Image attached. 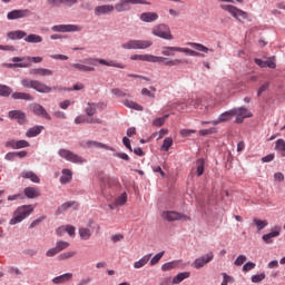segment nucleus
<instances>
[{
	"instance_id": "9d476101",
	"label": "nucleus",
	"mask_w": 285,
	"mask_h": 285,
	"mask_svg": "<svg viewBox=\"0 0 285 285\" xmlns=\"http://www.w3.org/2000/svg\"><path fill=\"white\" fill-rule=\"evenodd\" d=\"M32 14L30 9H14L7 13L8 21H14L17 19H28Z\"/></svg>"
},
{
	"instance_id": "7c9ffc66",
	"label": "nucleus",
	"mask_w": 285,
	"mask_h": 285,
	"mask_svg": "<svg viewBox=\"0 0 285 285\" xmlns=\"http://www.w3.org/2000/svg\"><path fill=\"white\" fill-rule=\"evenodd\" d=\"M61 173L62 175L60 177V184H70V181H72V170L65 168Z\"/></svg>"
},
{
	"instance_id": "c756f323",
	"label": "nucleus",
	"mask_w": 285,
	"mask_h": 285,
	"mask_svg": "<svg viewBox=\"0 0 285 285\" xmlns=\"http://www.w3.org/2000/svg\"><path fill=\"white\" fill-rule=\"evenodd\" d=\"M99 106H104V104L88 102L85 109L86 115L88 117H92L97 115V108H99Z\"/></svg>"
},
{
	"instance_id": "6e6d98bb",
	"label": "nucleus",
	"mask_w": 285,
	"mask_h": 285,
	"mask_svg": "<svg viewBox=\"0 0 285 285\" xmlns=\"http://www.w3.org/2000/svg\"><path fill=\"white\" fill-rule=\"evenodd\" d=\"M77 255V252H65L58 256V259L60 262H63L66 259H70L71 257H75Z\"/></svg>"
},
{
	"instance_id": "cd10ccee",
	"label": "nucleus",
	"mask_w": 285,
	"mask_h": 285,
	"mask_svg": "<svg viewBox=\"0 0 285 285\" xmlns=\"http://www.w3.org/2000/svg\"><path fill=\"white\" fill-rule=\"evenodd\" d=\"M24 60L26 58L13 57L12 58L13 63H10L9 68H30V62H20Z\"/></svg>"
},
{
	"instance_id": "79ce46f5",
	"label": "nucleus",
	"mask_w": 285,
	"mask_h": 285,
	"mask_svg": "<svg viewBox=\"0 0 285 285\" xmlns=\"http://www.w3.org/2000/svg\"><path fill=\"white\" fill-rule=\"evenodd\" d=\"M166 61H169V59L161 56L149 55V63H164V66H166Z\"/></svg>"
},
{
	"instance_id": "f257e3e1",
	"label": "nucleus",
	"mask_w": 285,
	"mask_h": 285,
	"mask_svg": "<svg viewBox=\"0 0 285 285\" xmlns=\"http://www.w3.org/2000/svg\"><path fill=\"white\" fill-rule=\"evenodd\" d=\"M168 108H175V110H178V112H184L186 110H193L194 108H199L203 112H206L208 110V105L206 101L202 100V98L191 99L188 102L184 100H178L176 102H169Z\"/></svg>"
},
{
	"instance_id": "09e8293b",
	"label": "nucleus",
	"mask_w": 285,
	"mask_h": 285,
	"mask_svg": "<svg viewBox=\"0 0 285 285\" xmlns=\"http://www.w3.org/2000/svg\"><path fill=\"white\" fill-rule=\"evenodd\" d=\"M12 95V88L7 85H0V97H10Z\"/></svg>"
},
{
	"instance_id": "4d7b16f0",
	"label": "nucleus",
	"mask_w": 285,
	"mask_h": 285,
	"mask_svg": "<svg viewBox=\"0 0 285 285\" xmlns=\"http://www.w3.org/2000/svg\"><path fill=\"white\" fill-rule=\"evenodd\" d=\"M264 279H266L265 273L255 274L252 276L253 284H259V282H264Z\"/></svg>"
},
{
	"instance_id": "de8ad7c7",
	"label": "nucleus",
	"mask_w": 285,
	"mask_h": 285,
	"mask_svg": "<svg viewBox=\"0 0 285 285\" xmlns=\"http://www.w3.org/2000/svg\"><path fill=\"white\" fill-rule=\"evenodd\" d=\"M173 52H177V47H163L161 49V55H164V57H174L175 53Z\"/></svg>"
},
{
	"instance_id": "bf43d9fd",
	"label": "nucleus",
	"mask_w": 285,
	"mask_h": 285,
	"mask_svg": "<svg viewBox=\"0 0 285 285\" xmlns=\"http://www.w3.org/2000/svg\"><path fill=\"white\" fill-rule=\"evenodd\" d=\"M166 252H160L158 254H156L151 259H150V266H155V264H159V262L161 261V257H164V254Z\"/></svg>"
},
{
	"instance_id": "a878e982",
	"label": "nucleus",
	"mask_w": 285,
	"mask_h": 285,
	"mask_svg": "<svg viewBox=\"0 0 285 285\" xmlns=\"http://www.w3.org/2000/svg\"><path fill=\"white\" fill-rule=\"evenodd\" d=\"M72 273H65L52 278V284H66L72 279Z\"/></svg>"
},
{
	"instance_id": "f8f14e48",
	"label": "nucleus",
	"mask_w": 285,
	"mask_h": 285,
	"mask_svg": "<svg viewBox=\"0 0 285 285\" xmlns=\"http://www.w3.org/2000/svg\"><path fill=\"white\" fill-rule=\"evenodd\" d=\"M213 259H215V254H213V252H209V253L196 258L193 263V266H194V268L199 271V268H204V266H206V264H210V262Z\"/></svg>"
},
{
	"instance_id": "5701e85b",
	"label": "nucleus",
	"mask_w": 285,
	"mask_h": 285,
	"mask_svg": "<svg viewBox=\"0 0 285 285\" xmlns=\"http://www.w3.org/2000/svg\"><path fill=\"white\" fill-rule=\"evenodd\" d=\"M139 19L144 21V23H153L159 19V14H157V12H142Z\"/></svg>"
},
{
	"instance_id": "393cba45",
	"label": "nucleus",
	"mask_w": 285,
	"mask_h": 285,
	"mask_svg": "<svg viewBox=\"0 0 285 285\" xmlns=\"http://www.w3.org/2000/svg\"><path fill=\"white\" fill-rule=\"evenodd\" d=\"M7 37L11 41H17V40H20V39H26V37H28V33L23 30H16V31H9L7 33Z\"/></svg>"
},
{
	"instance_id": "052dcab7",
	"label": "nucleus",
	"mask_w": 285,
	"mask_h": 285,
	"mask_svg": "<svg viewBox=\"0 0 285 285\" xmlns=\"http://www.w3.org/2000/svg\"><path fill=\"white\" fill-rule=\"evenodd\" d=\"M21 148H30V142L28 140H16V150H20Z\"/></svg>"
},
{
	"instance_id": "4be33fe9",
	"label": "nucleus",
	"mask_w": 285,
	"mask_h": 285,
	"mask_svg": "<svg viewBox=\"0 0 285 285\" xmlns=\"http://www.w3.org/2000/svg\"><path fill=\"white\" fill-rule=\"evenodd\" d=\"M85 146L86 148H104L105 150H110L111 153H115V148L95 140H87L85 142Z\"/></svg>"
},
{
	"instance_id": "4468645a",
	"label": "nucleus",
	"mask_w": 285,
	"mask_h": 285,
	"mask_svg": "<svg viewBox=\"0 0 285 285\" xmlns=\"http://www.w3.org/2000/svg\"><path fill=\"white\" fill-rule=\"evenodd\" d=\"M70 208H72V210H78L79 208V203L75 202V200H69L63 203L62 205H60L57 209L55 215L59 216V215H63V213L70 210Z\"/></svg>"
},
{
	"instance_id": "a18cd8bd",
	"label": "nucleus",
	"mask_w": 285,
	"mask_h": 285,
	"mask_svg": "<svg viewBox=\"0 0 285 285\" xmlns=\"http://www.w3.org/2000/svg\"><path fill=\"white\" fill-rule=\"evenodd\" d=\"M196 166H197V175H198V177H202V175H204V170H205V166H206V160H204V158H199L196 161Z\"/></svg>"
},
{
	"instance_id": "412c9836",
	"label": "nucleus",
	"mask_w": 285,
	"mask_h": 285,
	"mask_svg": "<svg viewBox=\"0 0 285 285\" xmlns=\"http://www.w3.org/2000/svg\"><path fill=\"white\" fill-rule=\"evenodd\" d=\"M179 266H181V259H175L163 264L161 271L163 273H168V271H175L179 268Z\"/></svg>"
},
{
	"instance_id": "ea45409f",
	"label": "nucleus",
	"mask_w": 285,
	"mask_h": 285,
	"mask_svg": "<svg viewBox=\"0 0 285 285\" xmlns=\"http://www.w3.org/2000/svg\"><path fill=\"white\" fill-rule=\"evenodd\" d=\"M188 63L186 59H169L165 62V66L174 67V66H185Z\"/></svg>"
},
{
	"instance_id": "7ed1b4c3",
	"label": "nucleus",
	"mask_w": 285,
	"mask_h": 285,
	"mask_svg": "<svg viewBox=\"0 0 285 285\" xmlns=\"http://www.w3.org/2000/svg\"><path fill=\"white\" fill-rule=\"evenodd\" d=\"M153 46V40L130 39L121 45L124 50H148Z\"/></svg>"
},
{
	"instance_id": "603ef678",
	"label": "nucleus",
	"mask_w": 285,
	"mask_h": 285,
	"mask_svg": "<svg viewBox=\"0 0 285 285\" xmlns=\"http://www.w3.org/2000/svg\"><path fill=\"white\" fill-rule=\"evenodd\" d=\"M257 230H264V228H266V226H268V220H262L258 218H254L253 219Z\"/></svg>"
},
{
	"instance_id": "72a5a7b5",
	"label": "nucleus",
	"mask_w": 285,
	"mask_h": 285,
	"mask_svg": "<svg viewBox=\"0 0 285 285\" xmlns=\"http://www.w3.org/2000/svg\"><path fill=\"white\" fill-rule=\"evenodd\" d=\"M23 193L28 199H36V197H39V195H41L39 193V189H37L36 187H27L24 188Z\"/></svg>"
},
{
	"instance_id": "6ab92c4d",
	"label": "nucleus",
	"mask_w": 285,
	"mask_h": 285,
	"mask_svg": "<svg viewBox=\"0 0 285 285\" xmlns=\"http://www.w3.org/2000/svg\"><path fill=\"white\" fill-rule=\"evenodd\" d=\"M9 119H16L20 126H23L26 124V112L21 110H11L8 112Z\"/></svg>"
},
{
	"instance_id": "f03ea898",
	"label": "nucleus",
	"mask_w": 285,
	"mask_h": 285,
	"mask_svg": "<svg viewBox=\"0 0 285 285\" xmlns=\"http://www.w3.org/2000/svg\"><path fill=\"white\" fill-rule=\"evenodd\" d=\"M35 210V206L32 205H22L20 207H18L14 213L12 218L10 219L9 224L11 226H14L16 224H21V222H23V219H26L27 217H30V215H32Z\"/></svg>"
},
{
	"instance_id": "338daca9",
	"label": "nucleus",
	"mask_w": 285,
	"mask_h": 285,
	"mask_svg": "<svg viewBox=\"0 0 285 285\" xmlns=\"http://www.w3.org/2000/svg\"><path fill=\"white\" fill-rule=\"evenodd\" d=\"M181 137H190V135H195V129H181L180 131Z\"/></svg>"
},
{
	"instance_id": "39448f33",
	"label": "nucleus",
	"mask_w": 285,
	"mask_h": 285,
	"mask_svg": "<svg viewBox=\"0 0 285 285\" xmlns=\"http://www.w3.org/2000/svg\"><path fill=\"white\" fill-rule=\"evenodd\" d=\"M220 8L230 13V16L236 19V21H244L248 19V12L233 6V4H220Z\"/></svg>"
},
{
	"instance_id": "0e129e2a",
	"label": "nucleus",
	"mask_w": 285,
	"mask_h": 285,
	"mask_svg": "<svg viewBox=\"0 0 285 285\" xmlns=\"http://www.w3.org/2000/svg\"><path fill=\"white\" fill-rule=\"evenodd\" d=\"M246 255H239L236 259H235V262H234V264H235V266H242V265H244V263L246 262Z\"/></svg>"
},
{
	"instance_id": "c85d7f7f",
	"label": "nucleus",
	"mask_w": 285,
	"mask_h": 285,
	"mask_svg": "<svg viewBox=\"0 0 285 285\" xmlns=\"http://www.w3.org/2000/svg\"><path fill=\"white\" fill-rule=\"evenodd\" d=\"M71 68L78 70V72H95V67L86 66L81 62L71 63Z\"/></svg>"
},
{
	"instance_id": "e2e57ef3",
	"label": "nucleus",
	"mask_w": 285,
	"mask_h": 285,
	"mask_svg": "<svg viewBox=\"0 0 285 285\" xmlns=\"http://www.w3.org/2000/svg\"><path fill=\"white\" fill-rule=\"evenodd\" d=\"M6 148H11L12 150H17V140L16 139H9L4 142Z\"/></svg>"
},
{
	"instance_id": "a19ab883",
	"label": "nucleus",
	"mask_w": 285,
	"mask_h": 285,
	"mask_svg": "<svg viewBox=\"0 0 285 285\" xmlns=\"http://www.w3.org/2000/svg\"><path fill=\"white\" fill-rule=\"evenodd\" d=\"M122 104L124 106H126V108H130L131 110H138V111L144 110V107H141L139 104L132 100H124Z\"/></svg>"
},
{
	"instance_id": "8fccbe9b",
	"label": "nucleus",
	"mask_w": 285,
	"mask_h": 285,
	"mask_svg": "<svg viewBox=\"0 0 285 285\" xmlns=\"http://www.w3.org/2000/svg\"><path fill=\"white\" fill-rule=\"evenodd\" d=\"M170 146H173V138L166 137L163 141V146L160 147V150H163L164 153H168V150H170Z\"/></svg>"
},
{
	"instance_id": "ddd939ff",
	"label": "nucleus",
	"mask_w": 285,
	"mask_h": 285,
	"mask_svg": "<svg viewBox=\"0 0 285 285\" xmlns=\"http://www.w3.org/2000/svg\"><path fill=\"white\" fill-rule=\"evenodd\" d=\"M30 110L36 115L37 117H43V119H47L50 121L52 119V116L46 110V108L37 102H33L29 106Z\"/></svg>"
},
{
	"instance_id": "b1692460",
	"label": "nucleus",
	"mask_w": 285,
	"mask_h": 285,
	"mask_svg": "<svg viewBox=\"0 0 285 285\" xmlns=\"http://www.w3.org/2000/svg\"><path fill=\"white\" fill-rule=\"evenodd\" d=\"M30 75H37L38 77H52L55 71L47 68H35L30 70Z\"/></svg>"
},
{
	"instance_id": "1a4fd4ad",
	"label": "nucleus",
	"mask_w": 285,
	"mask_h": 285,
	"mask_svg": "<svg viewBox=\"0 0 285 285\" xmlns=\"http://www.w3.org/2000/svg\"><path fill=\"white\" fill-rule=\"evenodd\" d=\"M234 117H236L235 122L236 124H244L245 119H248L253 117V112L248 110V108L245 107H236L233 108Z\"/></svg>"
},
{
	"instance_id": "c9c22d12",
	"label": "nucleus",
	"mask_w": 285,
	"mask_h": 285,
	"mask_svg": "<svg viewBox=\"0 0 285 285\" xmlns=\"http://www.w3.org/2000/svg\"><path fill=\"white\" fill-rule=\"evenodd\" d=\"M43 130V126H35L27 130L26 137L32 138L38 137V135H41V131Z\"/></svg>"
},
{
	"instance_id": "a211bd4d",
	"label": "nucleus",
	"mask_w": 285,
	"mask_h": 285,
	"mask_svg": "<svg viewBox=\"0 0 285 285\" xmlns=\"http://www.w3.org/2000/svg\"><path fill=\"white\" fill-rule=\"evenodd\" d=\"M32 89L36 90V92H40L42 95H48V94L52 92V87H50L39 80L33 81Z\"/></svg>"
},
{
	"instance_id": "aec40b11",
	"label": "nucleus",
	"mask_w": 285,
	"mask_h": 285,
	"mask_svg": "<svg viewBox=\"0 0 285 285\" xmlns=\"http://www.w3.org/2000/svg\"><path fill=\"white\" fill-rule=\"evenodd\" d=\"M281 233L282 227L275 226L271 233L263 235V242H265V244H271V242H273V237H279Z\"/></svg>"
},
{
	"instance_id": "dca6fc26",
	"label": "nucleus",
	"mask_w": 285,
	"mask_h": 285,
	"mask_svg": "<svg viewBox=\"0 0 285 285\" xmlns=\"http://www.w3.org/2000/svg\"><path fill=\"white\" fill-rule=\"evenodd\" d=\"M116 12H130L132 10V2L130 0H120L114 6Z\"/></svg>"
},
{
	"instance_id": "2f4dec72",
	"label": "nucleus",
	"mask_w": 285,
	"mask_h": 285,
	"mask_svg": "<svg viewBox=\"0 0 285 285\" xmlns=\"http://www.w3.org/2000/svg\"><path fill=\"white\" fill-rule=\"evenodd\" d=\"M188 277H190V272L178 273L176 276L171 278V284H181V282H184V279H188Z\"/></svg>"
},
{
	"instance_id": "49530a36",
	"label": "nucleus",
	"mask_w": 285,
	"mask_h": 285,
	"mask_svg": "<svg viewBox=\"0 0 285 285\" xmlns=\"http://www.w3.org/2000/svg\"><path fill=\"white\" fill-rule=\"evenodd\" d=\"M131 61H147L149 63L150 53L145 55H132L130 56Z\"/></svg>"
},
{
	"instance_id": "37998d69",
	"label": "nucleus",
	"mask_w": 285,
	"mask_h": 285,
	"mask_svg": "<svg viewBox=\"0 0 285 285\" xmlns=\"http://www.w3.org/2000/svg\"><path fill=\"white\" fill-rule=\"evenodd\" d=\"M61 230H65L66 233H68V235H69L70 237H75V232H76L75 226H72V225H67V226H65V227H59V228L57 229V232H56L57 235H60Z\"/></svg>"
},
{
	"instance_id": "774afa93",
	"label": "nucleus",
	"mask_w": 285,
	"mask_h": 285,
	"mask_svg": "<svg viewBox=\"0 0 285 285\" xmlns=\"http://www.w3.org/2000/svg\"><path fill=\"white\" fill-rule=\"evenodd\" d=\"M159 285H175V284H173V277L166 276L160 279Z\"/></svg>"
},
{
	"instance_id": "423d86ee",
	"label": "nucleus",
	"mask_w": 285,
	"mask_h": 285,
	"mask_svg": "<svg viewBox=\"0 0 285 285\" xmlns=\"http://www.w3.org/2000/svg\"><path fill=\"white\" fill-rule=\"evenodd\" d=\"M151 35H154V37H159V39H165L166 41H173L174 39L173 33L170 32V27L165 23L155 26L151 29Z\"/></svg>"
},
{
	"instance_id": "473e14b6",
	"label": "nucleus",
	"mask_w": 285,
	"mask_h": 285,
	"mask_svg": "<svg viewBox=\"0 0 285 285\" xmlns=\"http://www.w3.org/2000/svg\"><path fill=\"white\" fill-rule=\"evenodd\" d=\"M11 99H14V100L22 99L23 101H35V97L26 92H13L11 95Z\"/></svg>"
},
{
	"instance_id": "f3484780",
	"label": "nucleus",
	"mask_w": 285,
	"mask_h": 285,
	"mask_svg": "<svg viewBox=\"0 0 285 285\" xmlns=\"http://www.w3.org/2000/svg\"><path fill=\"white\" fill-rule=\"evenodd\" d=\"M235 117L233 109L225 111L218 116L216 120H212L210 124L213 126H217L218 124H224V121H230Z\"/></svg>"
},
{
	"instance_id": "58836bf2",
	"label": "nucleus",
	"mask_w": 285,
	"mask_h": 285,
	"mask_svg": "<svg viewBox=\"0 0 285 285\" xmlns=\"http://www.w3.org/2000/svg\"><path fill=\"white\" fill-rule=\"evenodd\" d=\"M189 46L195 48V50H198V52H205V53L215 52L214 49H209V48H207L206 46H204L202 43L191 42V43H189Z\"/></svg>"
},
{
	"instance_id": "2eb2a0df",
	"label": "nucleus",
	"mask_w": 285,
	"mask_h": 285,
	"mask_svg": "<svg viewBox=\"0 0 285 285\" xmlns=\"http://www.w3.org/2000/svg\"><path fill=\"white\" fill-rule=\"evenodd\" d=\"M111 12H115V6L112 4L97 6L94 9L95 17H104L106 14H111Z\"/></svg>"
},
{
	"instance_id": "9b49d317",
	"label": "nucleus",
	"mask_w": 285,
	"mask_h": 285,
	"mask_svg": "<svg viewBox=\"0 0 285 285\" xmlns=\"http://www.w3.org/2000/svg\"><path fill=\"white\" fill-rule=\"evenodd\" d=\"M83 27L78 24H55L51 27L52 32H81Z\"/></svg>"
},
{
	"instance_id": "3c124183",
	"label": "nucleus",
	"mask_w": 285,
	"mask_h": 285,
	"mask_svg": "<svg viewBox=\"0 0 285 285\" xmlns=\"http://www.w3.org/2000/svg\"><path fill=\"white\" fill-rule=\"evenodd\" d=\"M168 117H170V115L167 114V115H165L163 117L154 119L153 126H156V128H161V126L164 124H166V120L168 119Z\"/></svg>"
},
{
	"instance_id": "69168bd1",
	"label": "nucleus",
	"mask_w": 285,
	"mask_h": 285,
	"mask_svg": "<svg viewBox=\"0 0 285 285\" xmlns=\"http://www.w3.org/2000/svg\"><path fill=\"white\" fill-rule=\"evenodd\" d=\"M33 85H35V80H29V79L21 80V86H23V88H33Z\"/></svg>"
},
{
	"instance_id": "f704fd0d",
	"label": "nucleus",
	"mask_w": 285,
	"mask_h": 285,
	"mask_svg": "<svg viewBox=\"0 0 285 285\" xmlns=\"http://www.w3.org/2000/svg\"><path fill=\"white\" fill-rule=\"evenodd\" d=\"M78 233H79V237L83 242H88V239H90V237H92V230H90V228H88V227H80L78 229Z\"/></svg>"
},
{
	"instance_id": "864d4df0",
	"label": "nucleus",
	"mask_w": 285,
	"mask_h": 285,
	"mask_svg": "<svg viewBox=\"0 0 285 285\" xmlns=\"http://www.w3.org/2000/svg\"><path fill=\"white\" fill-rule=\"evenodd\" d=\"M56 248H57L58 253H61V250H66V248H70V243H68L66 240H58L56 243Z\"/></svg>"
},
{
	"instance_id": "6e6552de",
	"label": "nucleus",
	"mask_w": 285,
	"mask_h": 285,
	"mask_svg": "<svg viewBox=\"0 0 285 285\" xmlns=\"http://www.w3.org/2000/svg\"><path fill=\"white\" fill-rule=\"evenodd\" d=\"M163 219L167 222H190V216L179 212H164Z\"/></svg>"
},
{
	"instance_id": "680f3d73",
	"label": "nucleus",
	"mask_w": 285,
	"mask_h": 285,
	"mask_svg": "<svg viewBox=\"0 0 285 285\" xmlns=\"http://www.w3.org/2000/svg\"><path fill=\"white\" fill-rule=\"evenodd\" d=\"M255 266H257L253 262H247L245 265H243V273H249V271H254Z\"/></svg>"
},
{
	"instance_id": "13d9d810",
	"label": "nucleus",
	"mask_w": 285,
	"mask_h": 285,
	"mask_svg": "<svg viewBox=\"0 0 285 285\" xmlns=\"http://www.w3.org/2000/svg\"><path fill=\"white\" fill-rule=\"evenodd\" d=\"M111 94L115 95V97H118L119 99L124 98V97H129L128 94H126L124 90L119 89V88H114L111 89Z\"/></svg>"
},
{
	"instance_id": "0eeeda50",
	"label": "nucleus",
	"mask_w": 285,
	"mask_h": 285,
	"mask_svg": "<svg viewBox=\"0 0 285 285\" xmlns=\"http://www.w3.org/2000/svg\"><path fill=\"white\" fill-rule=\"evenodd\" d=\"M100 63V66H108L109 68H120V70H124L126 68V65L121 62H117L115 60H106L101 58H89L86 60H80L82 63H89V66H95V62Z\"/></svg>"
},
{
	"instance_id": "20e7f679",
	"label": "nucleus",
	"mask_w": 285,
	"mask_h": 285,
	"mask_svg": "<svg viewBox=\"0 0 285 285\" xmlns=\"http://www.w3.org/2000/svg\"><path fill=\"white\" fill-rule=\"evenodd\" d=\"M58 155L65 161H70V164H86L88 160L86 158L75 154V151H70V149L60 148L58 150Z\"/></svg>"
},
{
	"instance_id": "e433bc0d",
	"label": "nucleus",
	"mask_w": 285,
	"mask_h": 285,
	"mask_svg": "<svg viewBox=\"0 0 285 285\" xmlns=\"http://www.w3.org/2000/svg\"><path fill=\"white\" fill-rule=\"evenodd\" d=\"M150 257H153V254H147L142 256L139 261L134 263V268H144V266L148 264V262H150Z\"/></svg>"
},
{
	"instance_id": "5fc2aeb1",
	"label": "nucleus",
	"mask_w": 285,
	"mask_h": 285,
	"mask_svg": "<svg viewBox=\"0 0 285 285\" xmlns=\"http://www.w3.org/2000/svg\"><path fill=\"white\" fill-rule=\"evenodd\" d=\"M126 202H128V195L126 193H122L115 199L116 206H124Z\"/></svg>"
},
{
	"instance_id": "bb28decb",
	"label": "nucleus",
	"mask_w": 285,
	"mask_h": 285,
	"mask_svg": "<svg viewBox=\"0 0 285 285\" xmlns=\"http://www.w3.org/2000/svg\"><path fill=\"white\" fill-rule=\"evenodd\" d=\"M20 177H22V179H30V181H32L33 184H39L41 181L39 176H37L35 171H30V170L22 171L20 174Z\"/></svg>"
},
{
	"instance_id": "c03bdc74",
	"label": "nucleus",
	"mask_w": 285,
	"mask_h": 285,
	"mask_svg": "<svg viewBox=\"0 0 285 285\" xmlns=\"http://www.w3.org/2000/svg\"><path fill=\"white\" fill-rule=\"evenodd\" d=\"M275 150H277V153H281V155L283 157H285V140L284 139L279 138L276 140Z\"/></svg>"
},
{
	"instance_id": "4c0bfd02",
	"label": "nucleus",
	"mask_w": 285,
	"mask_h": 285,
	"mask_svg": "<svg viewBox=\"0 0 285 285\" xmlns=\"http://www.w3.org/2000/svg\"><path fill=\"white\" fill-rule=\"evenodd\" d=\"M26 43H41L43 41V38L36 33H30L24 37Z\"/></svg>"
}]
</instances>
